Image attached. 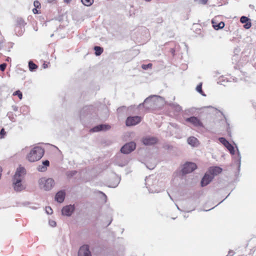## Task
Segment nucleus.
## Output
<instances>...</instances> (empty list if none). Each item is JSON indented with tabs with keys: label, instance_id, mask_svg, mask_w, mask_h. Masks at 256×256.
I'll list each match as a JSON object with an SVG mask.
<instances>
[{
	"label": "nucleus",
	"instance_id": "f257e3e1",
	"mask_svg": "<svg viewBox=\"0 0 256 256\" xmlns=\"http://www.w3.org/2000/svg\"><path fill=\"white\" fill-rule=\"evenodd\" d=\"M26 174V170L22 167L16 169L15 174L13 178L12 185L14 190L20 192L26 188V185L22 182V180Z\"/></svg>",
	"mask_w": 256,
	"mask_h": 256
},
{
	"label": "nucleus",
	"instance_id": "f03ea898",
	"mask_svg": "<svg viewBox=\"0 0 256 256\" xmlns=\"http://www.w3.org/2000/svg\"><path fill=\"white\" fill-rule=\"evenodd\" d=\"M44 154V150L40 146H35L27 156V159L30 162H34L40 160Z\"/></svg>",
	"mask_w": 256,
	"mask_h": 256
},
{
	"label": "nucleus",
	"instance_id": "7ed1b4c3",
	"mask_svg": "<svg viewBox=\"0 0 256 256\" xmlns=\"http://www.w3.org/2000/svg\"><path fill=\"white\" fill-rule=\"evenodd\" d=\"M38 185L41 189L44 190H50L55 184L54 180L52 178H41L38 181Z\"/></svg>",
	"mask_w": 256,
	"mask_h": 256
},
{
	"label": "nucleus",
	"instance_id": "20e7f679",
	"mask_svg": "<svg viewBox=\"0 0 256 256\" xmlns=\"http://www.w3.org/2000/svg\"><path fill=\"white\" fill-rule=\"evenodd\" d=\"M26 24L24 20L22 18H17L14 28V32L16 36H20L23 34Z\"/></svg>",
	"mask_w": 256,
	"mask_h": 256
},
{
	"label": "nucleus",
	"instance_id": "39448f33",
	"mask_svg": "<svg viewBox=\"0 0 256 256\" xmlns=\"http://www.w3.org/2000/svg\"><path fill=\"white\" fill-rule=\"evenodd\" d=\"M136 147V144L134 142H130L126 144L120 148V152L124 154H128L134 151Z\"/></svg>",
	"mask_w": 256,
	"mask_h": 256
},
{
	"label": "nucleus",
	"instance_id": "423d86ee",
	"mask_svg": "<svg viewBox=\"0 0 256 256\" xmlns=\"http://www.w3.org/2000/svg\"><path fill=\"white\" fill-rule=\"evenodd\" d=\"M196 168V164L192 162H186L184 164L182 172L183 174H189L192 172Z\"/></svg>",
	"mask_w": 256,
	"mask_h": 256
},
{
	"label": "nucleus",
	"instance_id": "0eeeda50",
	"mask_svg": "<svg viewBox=\"0 0 256 256\" xmlns=\"http://www.w3.org/2000/svg\"><path fill=\"white\" fill-rule=\"evenodd\" d=\"M141 120V118L138 116H128L126 120V124L127 126H134L140 123Z\"/></svg>",
	"mask_w": 256,
	"mask_h": 256
},
{
	"label": "nucleus",
	"instance_id": "6e6552de",
	"mask_svg": "<svg viewBox=\"0 0 256 256\" xmlns=\"http://www.w3.org/2000/svg\"><path fill=\"white\" fill-rule=\"evenodd\" d=\"M186 121L190 122L195 127H204L203 124L197 117L193 116L188 118L186 119Z\"/></svg>",
	"mask_w": 256,
	"mask_h": 256
},
{
	"label": "nucleus",
	"instance_id": "1a4fd4ad",
	"mask_svg": "<svg viewBox=\"0 0 256 256\" xmlns=\"http://www.w3.org/2000/svg\"><path fill=\"white\" fill-rule=\"evenodd\" d=\"M142 142L145 146H150L156 144L158 140L154 136H147L143 138Z\"/></svg>",
	"mask_w": 256,
	"mask_h": 256
},
{
	"label": "nucleus",
	"instance_id": "9d476101",
	"mask_svg": "<svg viewBox=\"0 0 256 256\" xmlns=\"http://www.w3.org/2000/svg\"><path fill=\"white\" fill-rule=\"evenodd\" d=\"M78 256H92L89 246L86 244L82 246L78 250Z\"/></svg>",
	"mask_w": 256,
	"mask_h": 256
},
{
	"label": "nucleus",
	"instance_id": "9b49d317",
	"mask_svg": "<svg viewBox=\"0 0 256 256\" xmlns=\"http://www.w3.org/2000/svg\"><path fill=\"white\" fill-rule=\"evenodd\" d=\"M219 141L227 148L232 154H234V146L225 138H220Z\"/></svg>",
	"mask_w": 256,
	"mask_h": 256
},
{
	"label": "nucleus",
	"instance_id": "f8f14e48",
	"mask_svg": "<svg viewBox=\"0 0 256 256\" xmlns=\"http://www.w3.org/2000/svg\"><path fill=\"white\" fill-rule=\"evenodd\" d=\"M74 210V206L70 204L64 206L62 210V212L63 215L69 216L72 215Z\"/></svg>",
	"mask_w": 256,
	"mask_h": 256
},
{
	"label": "nucleus",
	"instance_id": "ddd939ff",
	"mask_svg": "<svg viewBox=\"0 0 256 256\" xmlns=\"http://www.w3.org/2000/svg\"><path fill=\"white\" fill-rule=\"evenodd\" d=\"M213 179V176L210 174L206 173L201 180V185L202 186H207Z\"/></svg>",
	"mask_w": 256,
	"mask_h": 256
},
{
	"label": "nucleus",
	"instance_id": "4468645a",
	"mask_svg": "<svg viewBox=\"0 0 256 256\" xmlns=\"http://www.w3.org/2000/svg\"><path fill=\"white\" fill-rule=\"evenodd\" d=\"M110 128V126L108 124H102L94 127L91 130V131L92 132H98L101 130H109Z\"/></svg>",
	"mask_w": 256,
	"mask_h": 256
},
{
	"label": "nucleus",
	"instance_id": "2eb2a0df",
	"mask_svg": "<svg viewBox=\"0 0 256 256\" xmlns=\"http://www.w3.org/2000/svg\"><path fill=\"white\" fill-rule=\"evenodd\" d=\"M66 196V192L64 190L58 192L55 196V200L58 202L62 203L64 202Z\"/></svg>",
	"mask_w": 256,
	"mask_h": 256
},
{
	"label": "nucleus",
	"instance_id": "dca6fc26",
	"mask_svg": "<svg viewBox=\"0 0 256 256\" xmlns=\"http://www.w3.org/2000/svg\"><path fill=\"white\" fill-rule=\"evenodd\" d=\"M50 166V162L48 160H45L42 162V165H39L37 167V170L38 172H44L47 170V168Z\"/></svg>",
	"mask_w": 256,
	"mask_h": 256
},
{
	"label": "nucleus",
	"instance_id": "f3484780",
	"mask_svg": "<svg viewBox=\"0 0 256 256\" xmlns=\"http://www.w3.org/2000/svg\"><path fill=\"white\" fill-rule=\"evenodd\" d=\"M222 171V169L220 168L218 166H214L210 168L208 172L211 176H214L220 174Z\"/></svg>",
	"mask_w": 256,
	"mask_h": 256
},
{
	"label": "nucleus",
	"instance_id": "a211bd4d",
	"mask_svg": "<svg viewBox=\"0 0 256 256\" xmlns=\"http://www.w3.org/2000/svg\"><path fill=\"white\" fill-rule=\"evenodd\" d=\"M212 24L214 28L216 30L222 29L224 26V23L223 22L217 24L215 22V20H212Z\"/></svg>",
	"mask_w": 256,
	"mask_h": 256
},
{
	"label": "nucleus",
	"instance_id": "6ab92c4d",
	"mask_svg": "<svg viewBox=\"0 0 256 256\" xmlns=\"http://www.w3.org/2000/svg\"><path fill=\"white\" fill-rule=\"evenodd\" d=\"M160 98V96L158 97L156 96H151L148 98H147L144 100V103L140 104L139 106L140 107L141 106H144V104H146V103H152L153 98Z\"/></svg>",
	"mask_w": 256,
	"mask_h": 256
},
{
	"label": "nucleus",
	"instance_id": "aec40b11",
	"mask_svg": "<svg viewBox=\"0 0 256 256\" xmlns=\"http://www.w3.org/2000/svg\"><path fill=\"white\" fill-rule=\"evenodd\" d=\"M198 142V140L196 138L191 136L188 138V142L189 144L192 146H195Z\"/></svg>",
	"mask_w": 256,
	"mask_h": 256
},
{
	"label": "nucleus",
	"instance_id": "412c9836",
	"mask_svg": "<svg viewBox=\"0 0 256 256\" xmlns=\"http://www.w3.org/2000/svg\"><path fill=\"white\" fill-rule=\"evenodd\" d=\"M94 50H95V54L97 56H100L103 52V48L98 46H95Z\"/></svg>",
	"mask_w": 256,
	"mask_h": 256
},
{
	"label": "nucleus",
	"instance_id": "4be33fe9",
	"mask_svg": "<svg viewBox=\"0 0 256 256\" xmlns=\"http://www.w3.org/2000/svg\"><path fill=\"white\" fill-rule=\"evenodd\" d=\"M28 67L30 71H34L37 68L38 66L32 62L30 61L28 62Z\"/></svg>",
	"mask_w": 256,
	"mask_h": 256
},
{
	"label": "nucleus",
	"instance_id": "5701e85b",
	"mask_svg": "<svg viewBox=\"0 0 256 256\" xmlns=\"http://www.w3.org/2000/svg\"><path fill=\"white\" fill-rule=\"evenodd\" d=\"M82 2L86 6H89L94 3V0H81Z\"/></svg>",
	"mask_w": 256,
	"mask_h": 256
},
{
	"label": "nucleus",
	"instance_id": "b1692460",
	"mask_svg": "<svg viewBox=\"0 0 256 256\" xmlns=\"http://www.w3.org/2000/svg\"><path fill=\"white\" fill-rule=\"evenodd\" d=\"M196 91L200 94L202 96H206V94L203 92L202 90V83L199 84L196 88Z\"/></svg>",
	"mask_w": 256,
	"mask_h": 256
},
{
	"label": "nucleus",
	"instance_id": "393cba45",
	"mask_svg": "<svg viewBox=\"0 0 256 256\" xmlns=\"http://www.w3.org/2000/svg\"><path fill=\"white\" fill-rule=\"evenodd\" d=\"M76 173V170H72L68 172L66 174V176L68 178H72L74 176Z\"/></svg>",
	"mask_w": 256,
	"mask_h": 256
},
{
	"label": "nucleus",
	"instance_id": "a878e982",
	"mask_svg": "<svg viewBox=\"0 0 256 256\" xmlns=\"http://www.w3.org/2000/svg\"><path fill=\"white\" fill-rule=\"evenodd\" d=\"M13 95L18 96L20 100L22 99V92L19 90H16L15 92H14V93L13 94Z\"/></svg>",
	"mask_w": 256,
	"mask_h": 256
},
{
	"label": "nucleus",
	"instance_id": "bb28decb",
	"mask_svg": "<svg viewBox=\"0 0 256 256\" xmlns=\"http://www.w3.org/2000/svg\"><path fill=\"white\" fill-rule=\"evenodd\" d=\"M249 20V18L245 16H242L240 18V21L242 24H245Z\"/></svg>",
	"mask_w": 256,
	"mask_h": 256
},
{
	"label": "nucleus",
	"instance_id": "cd10ccee",
	"mask_svg": "<svg viewBox=\"0 0 256 256\" xmlns=\"http://www.w3.org/2000/svg\"><path fill=\"white\" fill-rule=\"evenodd\" d=\"M194 1L198 4H206L208 0H194Z\"/></svg>",
	"mask_w": 256,
	"mask_h": 256
},
{
	"label": "nucleus",
	"instance_id": "c85d7f7f",
	"mask_svg": "<svg viewBox=\"0 0 256 256\" xmlns=\"http://www.w3.org/2000/svg\"><path fill=\"white\" fill-rule=\"evenodd\" d=\"M46 212L47 214H51L52 213V210L50 206H46Z\"/></svg>",
	"mask_w": 256,
	"mask_h": 256
},
{
	"label": "nucleus",
	"instance_id": "c756f323",
	"mask_svg": "<svg viewBox=\"0 0 256 256\" xmlns=\"http://www.w3.org/2000/svg\"><path fill=\"white\" fill-rule=\"evenodd\" d=\"M152 66V64H143L142 66V68L143 69H144V70H147L148 68H151Z\"/></svg>",
	"mask_w": 256,
	"mask_h": 256
},
{
	"label": "nucleus",
	"instance_id": "7c9ffc66",
	"mask_svg": "<svg viewBox=\"0 0 256 256\" xmlns=\"http://www.w3.org/2000/svg\"><path fill=\"white\" fill-rule=\"evenodd\" d=\"M246 24L244 25V28L246 29H248L250 28L251 26H252V24H251V22H247L246 23H245Z\"/></svg>",
	"mask_w": 256,
	"mask_h": 256
},
{
	"label": "nucleus",
	"instance_id": "2f4dec72",
	"mask_svg": "<svg viewBox=\"0 0 256 256\" xmlns=\"http://www.w3.org/2000/svg\"><path fill=\"white\" fill-rule=\"evenodd\" d=\"M6 64L5 63H3L0 64V69L2 71H4L6 68Z\"/></svg>",
	"mask_w": 256,
	"mask_h": 256
},
{
	"label": "nucleus",
	"instance_id": "473e14b6",
	"mask_svg": "<svg viewBox=\"0 0 256 256\" xmlns=\"http://www.w3.org/2000/svg\"><path fill=\"white\" fill-rule=\"evenodd\" d=\"M34 5L37 8L40 6V4L38 0H35L34 2Z\"/></svg>",
	"mask_w": 256,
	"mask_h": 256
},
{
	"label": "nucleus",
	"instance_id": "72a5a7b5",
	"mask_svg": "<svg viewBox=\"0 0 256 256\" xmlns=\"http://www.w3.org/2000/svg\"><path fill=\"white\" fill-rule=\"evenodd\" d=\"M49 224L50 226L52 227H54L56 226V222L54 220H50L49 221Z\"/></svg>",
	"mask_w": 256,
	"mask_h": 256
},
{
	"label": "nucleus",
	"instance_id": "f704fd0d",
	"mask_svg": "<svg viewBox=\"0 0 256 256\" xmlns=\"http://www.w3.org/2000/svg\"><path fill=\"white\" fill-rule=\"evenodd\" d=\"M128 162V160H126L124 162H122V164L119 163L118 164L120 166H126Z\"/></svg>",
	"mask_w": 256,
	"mask_h": 256
},
{
	"label": "nucleus",
	"instance_id": "c9c22d12",
	"mask_svg": "<svg viewBox=\"0 0 256 256\" xmlns=\"http://www.w3.org/2000/svg\"><path fill=\"white\" fill-rule=\"evenodd\" d=\"M175 109L177 112H180L182 110V108L179 105H176V106Z\"/></svg>",
	"mask_w": 256,
	"mask_h": 256
},
{
	"label": "nucleus",
	"instance_id": "e433bc0d",
	"mask_svg": "<svg viewBox=\"0 0 256 256\" xmlns=\"http://www.w3.org/2000/svg\"><path fill=\"white\" fill-rule=\"evenodd\" d=\"M119 182H120V180L118 179L116 184H112V185L110 186V187L116 188V186H118Z\"/></svg>",
	"mask_w": 256,
	"mask_h": 256
},
{
	"label": "nucleus",
	"instance_id": "4c0bfd02",
	"mask_svg": "<svg viewBox=\"0 0 256 256\" xmlns=\"http://www.w3.org/2000/svg\"><path fill=\"white\" fill-rule=\"evenodd\" d=\"M90 106H86V107H85V108H83V110H82V112H81V114H82V112H85V111H86V110H90Z\"/></svg>",
	"mask_w": 256,
	"mask_h": 256
},
{
	"label": "nucleus",
	"instance_id": "58836bf2",
	"mask_svg": "<svg viewBox=\"0 0 256 256\" xmlns=\"http://www.w3.org/2000/svg\"><path fill=\"white\" fill-rule=\"evenodd\" d=\"M238 164H239V165H240L241 156H240V154L239 152H238Z\"/></svg>",
	"mask_w": 256,
	"mask_h": 256
},
{
	"label": "nucleus",
	"instance_id": "ea45409f",
	"mask_svg": "<svg viewBox=\"0 0 256 256\" xmlns=\"http://www.w3.org/2000/svg\"><path fill=\"white\" fill-rule=\"evenodd\" d=\"M32 12L34 14H38V11L37 10L36 8H34Z\"/></svg>",
	"mask_w": 256,
	"mask_h": 256
},
{
	"label": "nucleus",
	"instance_id": "a19ab883",
	"mask_svg": "<svg viewBox=\"0 0 256 256\" xmlns=\"http://www.w3.org/2000/svg\"><path fill=\"white\" fill-rule=\"evenodd\" d=\"M234 252L232 251H230L228 254L226 256H232L234 255Z\"/></svg>",
	"mask_w": 256,
	"mask_h": 256
},
{
	"label": "nucleus",
	"instance_id": "79ce46f5",
	"mask_svg": "<svg viewBox=\"0 0 256 256\" xmlns=\"http://www.w3.org/2000/svg\"><path fill=\"white\" fill-rule=\"evenodd\" d=\"M0 134H1L2 135L4 134H5V132H4V128H2V129L0 131Z\"/></svg>",
	"mask_w": 256,
	"mask_h": 256
},
{
	"label": "nucleus",
	"instance_id": "37998d69",
	"mask_svg": "<svg viewBox=\"0 0 256 256\" xmlns=\"http://www.w3.org/2000/svg\"><path fill=\"white\" fill-rule=\"evenodd\" d=\"M13 110L14 111H17L18 110V108L16 106H12Z\"/></svg>",
	"mask_w": 256,
	"mask_h": 256
},
{
	"label": "nucleus",
	"instance_id": "c03bdc74",
	"mask_svg": "<svg viewBox=\"0 0 256 256\" xmlns=\"http://www.w3.org/2000/svg\"><path fill=\"white\" fill-rule=\"evenodd\" d=\"M72 0H64V2L66 3H69Z\"/></svg>",
	"mask_w": 256,
	"mask_h": 256
},
{
	"label": "nucleus",
	"instance_id": "a18cd8bd",
	"mask_svg": "<svg viewBox=\"0 0 256 256\" xmlns=\"http://www.w3.org/2000/svg\"><path fill=\"white\" fill-rule=\"evenodd\" d=\"M10 60H11V59H10V58L8 57V58H6V60L7 62H9Z\"/></svg>",
	"mask_w": 256,
	"mask_h": 256
},
{
	"label": "nucleus",
	"instance_id": "49530a36",
	"mask_svg": "<svg viewBox=\"0 0 256 256\" xmlns=\"http://www.w3.org/2000/svg\"><path fill=\"white\" fill-rule=\"evenodd\" d=\"M102 194V195L104 196V198H106V196L102 192H100Z\"/></svg>",
	"mask_w": 256,
	"mask_h": 256
},
{
	"label": "nucleus",
	"instance_id": "de8ad7c7",
	"mask_svg": "<svg viewBox=\"0 0 256 256\" xmlns=\"http://www.w3.org/2000/svg\"><path fill=\"white\" fill-rule=\"evenodd\" d=\"M168 196H170V198L171 200H172V198L171 197V196H170V194L168 193Z\"/></svg>",
	"mask_w": 256,
	"mask_h": 256
},
{
	"label": "nucleus",
	"instance_id": "09e8293b",
	"mask_svg": "<svg viewBox=\"0 0 256 256\" xmlns=\"http://www.w3.org/2000/svg\"><path fill=\"white\" fill-rule=\"evenodd\" d=\"M44 68H46V65H45V64H44Z\"/></svg>",
	"mask_w": 256,
	"mask_h": 256
},
{
	"label": "nucleus",
	"instance_id": "8fccbe9b",
	"mask_svg": "<svg viewBox=\"0 0 256 256\" xmlns=\"http://www.w3.org/2000/svg\"><path fill=\"white\" fill-rule=\"evenodd\" d=\"M44 68H46V65H45V64H44Z\"/></svg>",
	"mask_w": 256,
	"mask_h": 256
},
{
	"label": "nucleus",
	"instance_id": "3c124183",
	"mask_svg": "<svg viewBox=\"0 0 256 256\" xmlns=\"http://www.w3.org/2000/svg\"><path fill=\"white\" fill-rule=\"evenodd\" d=\"M44 68H46V65H45V64H44Z\"/></svg>",
	"mask_w": 256,
	"mask_h": 256
},
{
	"label": "nucleus",
	"instance_id": "603ef678",
	"mask_svg": "<svg viewBox=\"0 0 256 256\" xmlns=\"http://www.w3.org/2000/svg\"><path fill=\"white\" fill-rule=\"evenodd\" d=\"M154 168V167H152V168H148L151 169V168Z\"/></svg>",
	"mask_w": 256,
	"mask_h": 256
},
{
	"label": "nucleus",
	"instance_id": "864d4df0",
	"mask_svg": "<svg viewBox=\"0 0 256 256\" xmlns=\"http://www.w3.org/2000/svg\"><path fill=\"white\" fill-rule=\"evenodd\" d=\"M177 206V208H178V209H179V208L178 207V206Z\"/></svg>",
	"mask_w": 256,
	"mask_h": 256
}]
</instances>
